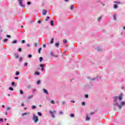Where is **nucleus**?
<instances>
[{"instance_id": "1", "label": "nucleus", "mask_w": 125, "mask_h": 125, "mask_svg": "<svg viewBox=\"0 0 125 125\" xmlns=\"http://www.w3.org/2000/svg\"><path fill=\"white\" fill-rule=\"evenodd\" d=\"M123 93H121L119 96H115L113 97V108L114 111L117 110V108H119L120 109H122V107L125 106V102L122 101L123 99Z\"/></svg>"}, {"instance_id": "2", "label": "nucleus", "mask_w": 125, "mask_h": 125, "mask_svg": "<svg viewBox=\"0 0 125 125\" xmlns=\"http://www.w3.org/2000/svg\"><path fill=\"white\" fill-rule=\"evenodd\" d=\"M32 120L34 121L35 124H37L39 122V118L35 114H33Z\"/></svg>"}, {"instance_id": "3", "label": "nucleus", "mask_w": 125, "mask_h": 125, "mask_svg": "<svg viewBox=\"0 0 125 125\" xmlns=\"http://www.w3.org/2000/svg\"><path fill=\"white\" fill-rule=\"evenodd\" d=\"M49 113L50 114L51 116L53 118V119H54L55 118V116L54 115V113H56V111H49Z\"/></svg>"}, {"instance_id": "4", "label": "nucleus", "mask_w": 125, "mask_h": 125, "mask_svg": "<svg viewBox=\"0 0 125 125\" xmlns=\"http://www.w3.org/2000/svg\"><path fill=\"white\" fill-rule=\"evenodd\" d=\"M23 0H18L19 3H20V5L21 6V7H25V5L22 4L23 3Z\"/></svg>"}, {"instance_id": "5", "label": "nucleus", "mask_w": 125, "mask_h": 125, "mask_svg": "<svg viewBox=\"0 0 125 125\" xmlns=\"http://www.w3.org/2000/svg\"><path fill=\"white\" fill-rule=\"evenodd\" d=\"M96 50H97V51H102V50H103V49L100 46H97V47H96Z\"/></svg>"}, {"instance_id": "6", "label": "nucleus", "mask_w": 125, "mask_h": 125, "mask_svg": "<svg viewBox=\"0 0 125 125\" xmlns=\"http://www.w3.org/2000/svg\"><path fill=\"white\" fill-rule=\"evenodd\" d=\"M101 79V77H96V78H94L92 79H91L92 81H97L99 79Z\"/></svg>"}, {"instance_id": "7", "label": "nucleus", "mask_w": 125, "mask_h": 125, "mask_svg": "<svg viewBox=\"0 0 125 125\" xmlns=\"http://www.w3.org/2000/svg\"><path fill=\"white\" fill-rule=\"evenodd\" d=\"M50 55H51V56H52L54 57H56V58L58 57V55L54 54L53 52L52 51L50 52Z\"/></svg>"}, {"instance_id": "8", "label": "nucleus", "mask_w": 125, "mask_h": 125, "mask_svg": "<svg viewBox=\"0 0 125 125\" xmlns=\"http://www.w3.org/2000/svg\"><path fill=\"white\" fill-rule=\"evenodd\" d=\"M43 91L44 93H45V94H47V95L49 94V93H48V92L47 91V90H46V89H43Z\"/></svg>"}, {"instance_id": "9", "label": "nucleus", "mask_w": 125, "mask_h": 125, "mask_svg": "<svg viewBox=\"0 0 125 125\" xmlns=\"http://www.w3.org/2000/svg\"><path fill=\"white\" fill-rule=\"evenodd\" d=\"M113 20L117 21V14H114L113 15Z\"/></svg>"}, {"instance_id": "10", "label": "nucleus", "mask_w": 125, "mask_h": 125, "mask_svg": "<svg viewBox=\"0 0 125 125\" xmlns=\"http://www.w3.org/2000/svg\"><path fill=\"white\" fill-rule=\"evenodd\" d=\"M43 15H46V13H47V11L46 10H43L42 12Z\"/></svg>"}, {"instance_id": "11", "label": "nucleus", "mask_w": 125, "mask_h": 125, "mask_svg": "<svg viewBox=\"0 0 125 125\" xmlns=\"http://www.w3.org/2000/svg\"><path fill=\"white\" fill-rule=\"evenodd\" d=\"M14 56H15L16 59H17V58H18L19 57V55H18V53H14Z\"/></svg>"}, {"instance_id": "12", "label": "nucleus", "mask_w": 125, "mask_h": 125, "mask_svg": "<svg viewBox=\"0 0 125 125\" xmlns=\"http://www.w3.org/2000/svg\"><path fill=\"white\" fill-rule=\"evenodd\" d=\"M74 8H75V6L74 5H71L70 8H69V9L70 10H73V9H74Z\"/></svg>"}, {"instance_id": "13", "label": "nucleus", "mask_w": 125, "mask_h": 125, "mask_svg": "<svg viewBox=\"0 0 125 125\" xmlns=\"http://www.w3.org/2000/svg\"><path fill=\"white\" fill-rule=\"evenodd\" d=\"M33 97H34V95H31V96H29L27 98V99L28 100H30V99H32V98H33Z\"/></svg>"}, {"instance_id": "14", "label": "nucleus", "mask_w": 125, "mask_h": 125, "mask_svg": "<svg viewBox=\"0 0 125 125\" xmlns=\"http://www.w3.org/2000/svg\"><path fill=\"white\" fill-rule=\"evenodd\" d=\"M26 115H30V112L23 113L22 114L21 116H25Z\"/></svg>"}, {"instance_id": "15", "label": "nucleus", "mask_w": 125, "mask_h": 125, "mask_svg": "<svg viewBox=\"0 0 125 125\" xmlns=\"http://www.w3.org/2000/svg\"><path fill=\"white\" fill-rule=\"evenodd\" d=\"M101 19H102V16H101L100 17L98 18V22H100V21H101Z\"/></svg>"}, {"instance_id": "16", "label": "nucleus", "mask_w": 125, "mask_h": 125, "mask_svg": "<svg viewBox=\"0 0 125 125\" xmlns=\"http://www.w3.org/2000/svg\"><path fill=\"white\" fill-rule=\"evenodd\" d=\"M11 85L12 86H16V84H15V82H12Z\"/></svg>"}, {"instance_id": "17", "label": "nucleus", "mask_w": 125, "mask_h": 125, "mask_svg": "<svg viewBox=\"0 0 125 125\" xmlns=\"http://www.w3.org/2000/svg\"><path fill=\"white\" fill-rule=\"evenodd\" d=\"M34 75H36L37 76H40V72L38 71H35L34 73Z\"/></svg>"}, {"instance_id": "18", "label": "nucleus", "mask_w": 125, "mask_h": 125, "mask_svg": "<svg viewBox=\"0 0 125 125\" xmlns=\"http://www.w3.org/2000/svg\"><path fill=\"white\" fill-rule=\"evenodd\" d=\"M113 8H114V9H117V8H118V5L117 4H114L113 5Z\"/></svg>"}, {"instance_id": "19", "label": "nucleus", "mask_w": 125, "mask_h": 125, "mask_svg": "<svg viewBox=\"0 0 125 125\" xmlns=\"http://www.w3.org/2000/svg\"><path fill=\"white\" fill-rule=\"evenodd\" d=\"M54 42V38H52V39H51V41H50V43H53V42Z\"/></svg>"}, {"instance_id": "20", "label": "nucleus", "mask_w": 125, "mask_h": 125, "mask_svg": "<svg viewBox=\"0 0 125 125\" xmlns=\"http://www.w3.org/2000/svg\"><path fill=\"white\" fill-rule=\"evenodd\" d=\"M69 116L70 118H74L75 117V114L71 113L70 114Z\"/></svg>"}, {"instance_id": "21", "label": "nucleus", "mask_w": 125, "mask_h": 125, "mask_svg": "<svg viewBox=\"0 0 125 125\" xmlns=\"http://www.w3.org/2000/svg\"><path fill=\"white\" fill-rule=\"evenodd\" d=\"M90 120V117L88 116H86V121H89Z\"/></svg>"}, {"instance_id": "22", "label": "nucleus", "mask_w": 125, "mask_h": 125, "mask_svg": "<svg viewBox=\"0 0 125 125\" xmlns=\"http://www.w3.org/2000/svg\"><path fill=\"white\" fill-rule=\"evenodd\" d=\"M12 44H14V43H17V40H14V41L12 42Z\"/></svg>"}, {"instance_id": "23", "label": "nucleus", "mask_w": 125, "mask_h": 125, "mask_svg": "<svg viewBox=\"0 0 125 125\" xmlns=\"http://www.w3.org/2000/svg\"><path fill=\"white\" fill-rule=\"evenodd\" d=\"M32 109H33V110H35V109H36V108H37V106H36V105H32L31 106Z\"/></svg>"}, {"instance_id": "24", "label": "nucleus", "mask_w": 125, "mask_h": 125, "mask_svg": "<svg viewBox=\"0 0 125 125\" xmlns=\"http://www.w3.org/2000/svg\"><path fill=\"white\" fill-rule=\"evenodd\" d=\"M55 46H56L57 47H59V43L57 42L55 43Z\"/></svg>"}, {"instance_id": "25", "label": "nucleus", "mask_w": 125, "mask_h": 125, "mask_svg": "<svg viewBox=\"0 0 125 125\" xmlns=\"http://www.w3.org/2000/svg\"><path fill=\"white\" fill-rule=\"evenodd\" d=\"M63 43H66L68 42V41H67L66 39H64L63 40Z\"/></svg>"}, {"instance_id": "26", "label": "nucleus", "mask_w": 125, "mask_h": 125, "mask_svg": "<svg viewBox=\"0 0 125 125\" xmlns=\"http://www.w3.org/2000/svg\"><path fill=\"white\" fill-rule=\"evenodd\" d=\"M39 60L40 62H42V60H43V58H42V57H41L39 58Z\"/></svg>"}, {"instance_id": "27", "label": "nucleus", "mask_w": 125, "mask_h": 125, "mask_svg": "<svg viewBox=\"0 0 125 125\" xmlns=\"http://www.w3.org/2000/svg\"><path fill=\"white\" fill-rule=\"evenodd\" d=\"M42 83V81L41 80H38L37 82V84H40Z\"/></svg>"}, {"instance_id": "28", "label": "nucleus", "mask_w": 125, "mask_h": 125, "mask_svg": "<svg viewBox=\"0 0 125 125\" xmlns=\"http://www.w3.org/2000/svg\"><path fill=\"white\" fill-rule=\"evenodd\" d=\"M50 24L51 25L53 26V21H50Z\"/></svg>"}, {"instance_id": "29", "label": "nucleus", "mask_w": 125, "mask_h": 125, "mask_svg": "<svg viewBox=\"0 0 125 125\" xmlns=\"http://www.w3.org/2000/svg\"><path fill=\"white\" fill-rule=\"evenodd\" d=\"M62 105H66V102H65V101H62Z\"/></svg>"}, {"instance_id": "30", "label": "nucleus", "mask_w": 125, "mask_h": 125, "mask_svg": "<svg viewBox=\"0 0 125 125\" xmlns=\"http://www.w3.org/2000/svg\"><path fill=\"white\" fill-rule=\"evenodd\" d=\"M9 90H11V91H13V88H12V87H9Z\"/></svg>"}, {"instance_id": "31", "label": "nucleus", "mask_w": 125, "mask_h": 125, "mask_svg": "<svg viewBox=\"0 0 125 125\" xmlns=\"http://www.w3.org/2000/svg\"><path fill=\"white\" fill-rule=\"evenodd\" d=\"M50 19V17H47L46 19H45V21H48Z\"/></svg>"}, {"instance_id": "32", "label": "nucleus", "mask_w": 125, "mask_h": 125, "mask_svg": "<svg viewBox=\"0 0 125 125\" xmlns=\"http://www.w3.org/2000/svg\"><path fill=\"white\" fill-rule=\"evenodd\" d=\"M114 3H118V4H121V2L120 1H114Z\"/></svg>"}, {"instance_id": "33", "label": "nucleus", "mask_w": 125, "mask_h": 125, "mask_svg": "<svg viewBox=\"0 0 125 125\" xmlns=\"http://www.w3.org/2000/svg\"><path fill=\"white\" fill-rule=\"evenodd\" d=\"M82 106H85V102H83L82 103Z\"/></svg>"}, {"instance_id": "34", "label": "nucleus", "mask_w": 125, "mask_h": 125, "mask_svg": "<svg viewBox=\"0 0 125 125\" xmlns=\"http://www.w3.org/2000/svg\"><path fill=\"white\" fill-rule=\"evenodd\" d=\"M8 41V39H3L4 42H7Z\"/></svg>"}, {"instance_id": "35", "label": "nucleus", "mask_w": 125, "mask_h": 125, "mask_svg": "<svg viewBox=\"0 0 125 125\" xmlns=\"http://www.w3.org/2000/svg\"><path fill=\"white\" fill-rule=\"evenodd\" d=\"M42 50V48H40L39 49H38V53L39 54H41V51Z\"/></svg>"}, {"instance_id": "36", "label": "nucleus", "mask_w": 125, "mask_h": 125, "mask_svg": "<svg viewBox=\"0 0 125 125\" xmlns=\"http://www.w3.org/2000/svg\"><path fill=\"white\" fill-rule=\"evenodd\" d=\"M20 91L21 94V95L24 94V92H23V91L22 90H20Z\"/></svg>"}, {"instance_id": "37", "label": "nucleus", "mask_w": 125, "mask_h": 125, "mask_svg": "<svg viewBox=\"0 0 125 125\" xmlns=\"http://www.w3.org/2000/svg\"><path fill=\"white\" fill-rule=\"evenodd\" d=\"M18 51L19 52H21V51H22V48H19L18 49Z\"/></svg>"}, {"instance_id": "38", "label": "nucleus", "mask_w": 125, "mask_h": 125, "mask_svg": "<svg viewBox=\"0 0 125 125\" xmlns=\"http://www.w3.org/2000/svg\"><path fill=\"white\" fill-rule=\"evenodd\" d=\"M59 114L60 115H63V112H62V111H60L59 112Z\"/></svg>"}, {"instance_id": "39", "label": "nucleus", "mask_w": 125, "mask_h": 125, "mask_svg": "<svg viewBox=\"0 0 125 125\" xmlns=\"http://www.w3.org/2000/svg\"><path fill=\"white\" fill-rule=\"evenodd\" d=\"M20 74V73L19 72V71H17L16 72V76H18V75H19Z\"/></svg>"}, {"instance_id": "40", "label": "nucleus", "mask_w": 125, "mask_h": 125, "mask_svg": "<svg viewBox=\"0 0 125 125\" xmlns=\"http://www.w3.org/2000/svg\"><path fill=\"white\" fill-rule=\"evenodd\" d=\"M38 115H39L40 117H42V113L41 112H38Z\"/></svg>"}, {"instance_id": "41", "label": "nucleus", "mask_w": 125, "mask_h": 125, "mask_svg": "<svg viewBox=\"0 0 125 125\" xmlns=\"http://www.w3.org/2000/svg\"><path fill=\"white\" fill-rule=\"evenodd\" d=\"M40 67L42 68H44V65L43 64H40Z\"/></svg>"}, {"instance_id": "42", "label": "nucleus", "mask_w": 125, "mask_h": 125, "mask_svg": "<svg viewBox=\"0 0 125 125\" xmlns=\"http://www.w3.org/2000/svg\"><path fill=\"white\" fill-rule=\"evenodd\" d=\"M84 98H88V94H85L84 95Z\"/></svg>"}, {"instance_id": "43", "label": "nucleus", "mask_w": 125, "mask_h": 125, "mask_svg": "<svg viewBox=\"0 0 125 125\" xmlns=\"http://www.w3.org/2000/svg\"><path fill=\"white\" fill-rule=\"evenodd\" d=\"M51 103L52 104H55V103L54 102V100L51 101Z\"/></svg>"}, {"instance_id": "44", "label": "nucleus", "mask_w": 125, "mask_h": 125, "mask_svg": "<svg viewBox=\"0 0 125 125\" xmlns=\"http://www.w3.org/2000/svg\"><path fill=\"white\" fill-rule=\"evenodd\" d=\"M28 58H32V55L31 54L28 55Z\"/></svg>"}, {"instance_id": "45", "label": "nucleus", "mask_w": 125, "mask_h": 125, "mask_svg": "<svg viewBox=\"0 0 125 125\" xmlns=\"http://www.w3.org/2000/svg\"><path fill=\"white\" fill-rule=\"evenodd\" d=\"M24 66H25V67H27V66H28V62H25V63H24Z\"/></svg>"}, {"instance_id": "46", "label": "nucleus", "mask_w": 125, "mask_h": 125, "mask_svg": "<svg viewBox=\"0 0 125 125\" xmlns=\"http://www.w3.org/2000/svg\"><path fill=\"white\" fill-rule=\"evenodd\" d=\"M34 46H35V47H37V46H38V43H34Z\"/></svg>"}, {"instance_id": "47", "label": "nucleus", "mask_w": 125, "mask_h": 125, "mask_svg": "<svg viewBox=\"0 0 125 125\" xmlns=\"http://www.w3.org/2000/svg\"><path fill=\"white\" fill-rule=\"evenodd\" d=\"M21 107H24V106H25V104H24V103H21Z\"/></svg>"}, {"instance_id": "48", "label": "nucleus", "mask_w": 125, "mask_h": 125, "mask_svg": "<svg viewBox=\"0 0 125 125\" xmlns=\"http://www.w3.org/2000/svg\"><path fill=\"white\" fill-rule=\"evenodd\" d=\"M6 37H7V38H9V39H10V38H11V37L10 36V35H6Z\"/></svg>"}, {"instance_id": "49", "label": "nucleus", "mask_w": 125, "mask_h": 125, "mask_svg": "<svg viewBox=\"0 0 125 125\" xmlns=\"http://www.w3.org/2000/svg\"><path fill=\"white\" fill-rule=\"evenodd\" d=\"M38 24H41V23H42V21H41V20L38 21Z\"/></svg>"}, {"instance_id": "50", "label": "nucleus", "mask_w": 125, "mask_h": 125, "mask_svg": "<svg viewBox=\"0 0 125 125\" xmlns=\"http://www.w3.org/2000/svg\"><path fill=\"white\" fill-rule=\"evenodd\" d=\"M1 29V26H0V33H2V29Z\"/></svg>"}, {"instance_id": "51", "label": "nucleus", "mask_w": 125, "mask_h": 125, "mask_svg": "<svg viewBox=\"0 0 125 125\" xmlns=\"http://www.w3.org/2000/svg\"><path fill=\"white\" fill-rule=\"evenodd\" d=\"M25 40H22V41H21V43H25Z\"/></svg>"}, {"instance_id": "52", "label": "nucleus", "mask_w": 125, "mask_h": 125, "mask_svg": "<svg viewBox=\"0 0 125 125\" xmlns=\"http://www.w3.org/2000/svg\"><path fill=\"white\" fill-rule=\"evenodd\" d=\"M41 71H44V67H42V68H41Z\"/></svg>"}, {"instance_id": "53", "label": "nucleus", "mask_w": 125, "mask_h": 125, "mask_svg": "<svg viewBox=\"0 0 125 125\" xmlns=\"http://www.w3.org/2000/svg\"><path fill=\"white\" fill-rule=\"evenodd\" d=\"M2 122H3V120L2 118H0V122L2 123Z\"/></svg>"}, {"instance_id": "54", "label": "nucleus", "mask_w": 125, "mask_h": 125, "mask_svg": "<svg viewBox=\"0 0 125 125\" xmlns=\"http://www.w3.org/2000/svg\"><path fill=\"white\" fill-rule=\"evenodd\" d=\"M27 4L28 5H30V4H31V2L28 1V2H27Z\"/></svg>"}, {"instance_id": "55", "label": "nucleus", "mask_w": 125, "mask_h": 125, "mask_svg": "<svg viewBox=\"0 0 125 125\" xmlns=\"http://www.w3.org/2000/svg\"><path fill=\"white\" fill-rule=\"evenodd\" d=\"M43 47H46V44H43Z\"/></svg>"}, {"instance_id": "56", "label": "nucleus", "mask_w": 125, "mask_h": 125, "mask_svg": "<svg viewBox=\"0 0 125 125\" xmlns=\"http://www.w3.org/2000/svg\"><path fill=\"white\" fill-rule=\"evenodd\" d=\"M19 61H20L21 62V61H22V58H20Z\"/></svg>"}, {"instance_id": "57", "label": "nucleus", "mask_w": 125, "mask_h": 125, "mask_svg": "<svg viewBox=\"0 0 125 125\" xmlns=\"http://www.w3.org/2000/svg\"><path fill=\"white\" fill-rule=\"evenodd\" d=\"M7 110L8 111L10 110V108L9 107H7Z\"/></svg>"}, {"instance_id": "58", "label": "nucleus", "mask_w": 125, "mask_h": 125, "mask_svg": "<svg viewBox=\"0 0 125 125\" xmlns=\"http://www.w3.org/2000/svg\"><path fill=\"white\" fill-rule=\"evenodd\" d=\"M71 102H72V103H75V101L72 100L71 101Z\"/></svg>"}, {"instance_id": "59", "label": "nucleus", "mask_w": 125, "mask_h": 125, "mask_svg": "<svg viewBox=\"0 0 125 125\" xmlns=\"http://www.w3.org/2000/svg\"><path fill=\"white\" fill-rule=\"evenodd\" d=\"M27 46H28V47H30V44H27Z\"/></svg>"}, {"instance_id": "60", "label": "nucleus", "mask_w": 125, "mask_h": 125, "mask_svg": "<svg viewBox=\"0 0 125 125\" xmlns=\"http://www.w3.org/2000/svg\"><path fill=\"white\" fill-rule=\"evenodd\" d=\"M19 78L18 77H15V80H18Z\"/></svg>"}, {"instance_id": "61", "label": "nucleus", "mask_w": 125, "mask_h": 125, "mask_svg": "<svg viewBox=\"0 0 125 125\" xmlns=\"http://www.w3.org/2000/svg\"><path fill=\"white\" fill-rule=\"evenodd\" d=\"M33 91H37V89H33Z\"/></svg>"}, {"instance_id": "62", "label": "nucleus", "mask_w": 125, "mask_h": 125, "mask_svg": "<svg viewBox=\"0 0 125 125\" xmlns=\"http://www.w3.org/2000/svg\"><path fill=\"white\" fill-rule=\"evenodd\" d=\"M30 87H31V85H28V88H30Z\"/></svg>"}, {"instance_id": "63", "label": "nucleus", "mask_w": 125, "mask_h": 125, "mask_svg": "<svg viewBox=\"0 0 125 125\" xmlns=\"http://www.w3.org/2000/svg\"><path fill=\"white\" fill-rule=\"evenodd\" d=\"M2 108H4V107H5L4 105H2Z\"/></svg>"}, {"instance_id": "64", "label": "nucleus", "mask_w": 125, "mask_h": 125, "mask_svg": "<svg viewBox=\"0 0 125 125\" xmlns=\"http://www.w3.org/2000/svg\"><path fill=\"white\" fill-rule=\"evenodd\" d=\"M123 29H124V30H125V26L123 27Z\"/></svg>"}]
</instances>
